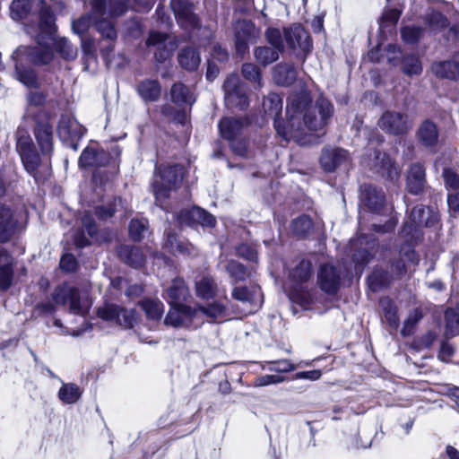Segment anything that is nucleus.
<instances>
[{"mask_svg": "<svg viewBox=\"0 0 459 459\" xmlns=\"http://www.w3.org/2000/svg\"><path fill=\"white\" fill-rule=\"evenodd\" d=\"M381 304L383 307L385 319L391 327L397 328L399 325V317L397 315L396 306L388 299H383Z\"/></svg>", "mask_w": 459, "mask_h": 459, "instance_id": "nucleus-49", "label": "nucleus"}, {"mask_svg": "<svg viewBox=\"0 0 459 459\" xmlns=\"http://www.w3.org/2000/svg\"><path fill=\"white\" fill-rule=\"evenodd\" d=\"M402 69L403 72L409 76L419 75L422 72L421 62L417 56H406L403 59Z\"/></svg>", "mask_w": 459, "mask_h": 459, "instance_id": "nucleus-48", "label": "nucleus"}, {"mask_svg": "<svg viewBox=\"0 0 459 459\" xmlns=\"http://www.w3.org/2000/svg\"><path fill=\"white\" fill-rule=\"evenodd\" d=\"M176 220L180 226L214 227L216 224L215 217L212 214L197 206L181 210L176 215Z\"/></svg>", "mask_w": 459, "mask_h": 459, "instance_id": "nucleus-9", "label": "nucleus"}, {"mask_svg": "<svg viewBox=\"0 0 459 459\" xmlns=\"http://www.w3.org/2000/svg\"><path fill=\"white\" fill-rule=\"evenodd\" d=\"M446 333L449 336L459 334V315L454 309H447L445 313Z\"/></svg>", "mask_w": 459, "mask_h": 459, "instance_id": "nucleus-53", "label": "nucleus"}, {"mask_svg": "<svg viewBox=\"0 0 459 459\" xmlns=\"http://www.w3.org/2000/svg\"><path fill=\"white\" fill-rule=\"evenodd\" d=\"M425 183L424 168L419 163L412 164L407 175L408 191L413 195H419L423 190Z\"/></svg>", "mask_w": 459, "mask_h": 459, "instance_id": "nucleus-26", "label": "nucleus"}, {"mask_svg": "<svg viewBox=\"0 0 459 459\" xmlns=\"http://www.w3.org/2000/svg\"><path fill=\"white\" fill-rule=\"evenodd\" d=\"M431 70L438 78L454 80L459 76V54L455 55L451 61L436 62L432 65Z\"/></svg>", "mask_w": 459, "mask_h": 459, "instance_id": "nucleus-25", "label": "nucleus"}, {"mask_svg": "<svg viewBox=\"0 0 459 459\" xmlns=\"http://www.w3.org/2000/svg\"><path fill=\"white\" fill-rule=\"evenodd\" d=\"M312 221L307 215H301L291 222V230L297 236H305L312 229Z\"/></svg>", "mask_w": 459, "mask_h": 459, "instance_id": "nucleus-50", "label": "nucleus"}, {"mask_svg": "<svg viewBox=\"0 0 459 459\" xmlns=\"http://www.w3.org/2000/svg\"><path fill=\"white\" fill-rule=\"evenodd\" d=\"M171 308L169 311L165 324L174 327H197L201 325L196 320V313L195 309L183 305L182 303L170 304Z\"/></svg>", "mask_w": 459, "mask_h": 459, "instance_id": "nucleus-8", "label": "nucleus"}, {"mask_svg": "<svg viewBox=\"0 0 459 459\" xmlns=\"http://www.w3.org/2000/svg\"><path fill=\"white\" fill-rule=\"evenodd\" d=\"M260 30L251 21H238L235 25V47L238 55L243 56L249 48V44L256 42Z\"/></svg>", "mask_w": 459, "mask_h": 459, "instance_id": "nucleus-7", "label": "nucleus"}, {"mask_svg": "<svg viewBox=\"0 0 459 459\" xmlns=\"http://www.w3.org/2000/svg\"><path fill=\"white\" fill-rule=\"evenodd\" d=\"M98 316L106 321L114 322L126 328H131L136 320L134 310L121 308L113 304H107L99 308Z\"/></svg>", "mask_w": 459, "mask_h": 459, "instance_id": "nucleus-10", "label": "nucleus"}, {"mask_svg": "<svg viewBox=\"0 0 459 459\" xmlns=\"http://www.w3.org/2000/svg\"><path fill=\"white\" fill-rule=\"evenodd\" d=\"M35 149L32 140L27 131L19 128L17 131L16 150L20 156Z\"/></svg>", "mask_w": 459, "mask_h": 459, "instance_id": "nucleus-52", "label": "nucleus"}, {"mask_svg": "<svg viewBox=\"0 0 459 459\" xmlns=\"http://www.w3.org/2000/svg\"><path fill=\"white\" fill-rule=\"evenodd\" d=\"M341 276L337 269L331 264H323L317 273V284L327 294H335L339 290Z\"/></svg>", "mask_w": 459, "mask_h": 459, "instance_id": "nucleus-17", "label": "nucleus"}, {"mask_svg": "<svg viewBox=\"0 0 459 459\" xmlns=\"http://www.w3.org/2000/svg\"><path fill=\"white\" fill-rule=\"evenodd\" d=\"M195 290L198 297L212 299L217 294V285L211 276H204L195 282Z\"/></svg>", "mask_w": 459, "mask_h": 459, "instance_id": "nucleus-39", "label": "nucleus"}, {"mask_svg": "<svg viewBox=\"0 0 459 459\" xmlns=\"http://www.w3.org/2000/svg\"><path fill=\"white\" fill-rule=\"evenodd\" d=\"M97 30L106 39L114 40L117 38V31L113 24L107 20L95 21Z\"/></svg>", "mask_w": 459, "mask_h": 459, "instance_id": "nucleus-60", "label": "nucleus"}, {"mask_svg": "<svg viewBox=\"0 0 459 459\" xmlns=\"http://www.w3.org/2000/svg\"><path fill=\"white\" fill-rule=\"evenodd\" d=\"M141 307L144 310L149 319L158 320L163 314V304L157 299H145L141 302Z\"/></svg>", "mask_w": 459, "mask_h": 459, "instance_id": "nucleus-43", "label": "nucleus"}, {"mask_svg": "<svg viewBox=\"0 0 459 459\" xmlns=\"http://www.w3.org/2000/svg\"><path fill=\"white\" fill-rule=\"evenodd\" d=\"M311 276V264L301 261L291 273V278L297 282H306Z\"/></svg>", "mask_w": 459, "mask_h": 459, "instance_id": "nucleus-56", "label": "nucleus"}, {"mask_svg": "<svg viewBox=\"0 0 459 459\" xmlns=\"http://www.w3.org/2000/svg\"><path fill=\"white\" fill-rule=\"evenodd\" d=\"M284 380L285 378L281 375H264L256 377L253 382V385L255 387H262L280 384Z\"/></svg>", "mask_w": 459, "mask_h": 459, "instance_id": "nucleus-63", "label": "nucleus"}, {"mask_svg": "<svg viewBox=\"0 0 459 459\" xmlns=\"http://www.w3.org/2000/svg\"><path fill=\"white\" fill-rule=\"evenodd\" d=\"M54 57V52L49 43L42 44L38 39V46L19 47L13 54L15 61V71L17 79L27 87H37V76L32 69H26L22 66L23 62H30L34 65L48 64Z\"/></svg>", "mask_w": 459, "mask_h": 459, "instance_id": "nucleus-2", "label": "nucleus"}, {"mask_svg": "<svg viewBox=\"0 0 459 459\" xmlns=\"http://www.w3.org/2000/svg\"><path fill=\"white\" fill-rule=\"evenodd\" d=\"M425 30L437 32L446 28L449 24L448 20L441 13L432 11L424 18Z\"/></svg>", "mask_w": 459, "mask_h": 459, "instance_id": "nucleus-41", "label": "nucleus"}, {"mask_svg": "<svg viewBox=\"0 0 459 459\" xmlns=\"http://www.w3.org/2000/svg\"><path fill=\"white\" fill-rule=\"evenodd\" d=\"M284 39L292 49H300L303 52L310 51L312 41L308 32L299 24H293L284 29Z\"/></svg>", "mask_w": 459, "mask_h": 459, "instance_id": "nucleus-13", "label": "nucleus"}, {"mask_svg": "<svg viewBox=\"0 0 459 459\" xmlns=\"http://www.w3.org/2000/svg\"><path fill=\"white\" fill-rule=\"evenodd\" d=\"M225 269L230 277L232 279V284H235L238 281H243L248 277L247 268L237 261H229L225 266Z\"/></svg>", "mask_w": 459, "mask_h": 459, "instance_id": "nucleus-45", "label": "nucleus"}, {"mask_svg": "<svg viewBox=\"0 0 459 459\" xmlns=\"http://www.w3.org/2000/svg\"><path fill=\"white\" fill-rule=\"evenodd\" d=\"M349 160L348 152L340 148H326L320 157L321 166L327 172H332L338 167L347 164Z\"/></svg>", "mask_w": 459, "mask_h": 459, "instance_id": "nucleus-19", "label": "nucleus"}, {"mask_svg": "<svg viewBox=\"0 0 459 459\" xmlns=\"http://www.w3.org/2000/svg\"><path fill=\"white\" fill-rule=\"evenodd\" d=\"M81 395V388L74 383L63 384L58 391V398L65 404L75 403Z\"/></svg>", "mask_w": 459, "mask_h": 459, "instance_id": "nucleus-38", "label": "nucleus"}, {"mask_svg": "<svg viewBox=\"0 0 459 459\" xmlns=\"http://www.w3.org/2000/svg\"><path fill=\"white\" fill-rule=\"evenodd\" d=\"M55 46L61 56L68 60H74L77 56V49L65 38L56 40Z\"/></svg>", "mask_w": 459, "mask_h": 459, "instance_id": "nucleus-57", "label": "nucleus"}, {"mask_svg": "<svg viewBox=\"0 0 459 459\" xmlns=\"http://www.w3.org/2000/svg\"><path fill=\"white\" fill-rule=\"evenodd\" d=\"M189 296L188 288L181 278L172 281L171 285L167 289V297L169 304L182 303Z\"/></svg>", "mask_w": 459, "mask_h": 459, "instance_id": "nucleus-32", "label": "nucleus"}, {"mask_svg": "<svg viewBox=\"0 0 459 459\" xmlns=\"http://www.w3.org/2000/svg\"><path fill=\"white\" fill-rule=\"evenodd\" d=\"M279 53L275 48L269 47H258L255 49V57L263 65L275 62L279 58Z\"/></svg>", "mask_w": 459, "mask_h": 459, "instance_id": "nucleus-46", "label": "nucleus"}, {"mask_svg": "<svg viewBox=\"0 0 459 459\" xmlns=\"http://www.w3.org/2000/svg\"><path fill=\"white\" fill-rule=\"evenodd\" d=\"M147 45L157 47L155 58L160 63L167 60L177 48L176 42L169 39L168 35L155 31L150 33Z\"/></svg>", "mask_w": 459, "mask_h": 459, "instance_id": "nucleus-18", "label": "nucleus"}, {"mask_svg": "<svg viewBox=\"0 0 459 459\" xmlns=\"http://www.w3.org/2000/svg\"><path fill=\"white\" fill-rule=\"evenodd\" d=\"M232 297L246 306L247 314L254 313L261 307L263 303V295L258 287H252L251 289L235 287L232 290Z\"/></svg>", "mask_w": 459, "mask_h": 459, "instance_id": "nucleus-12", "label": "nucleus"}, {"mask_svg": "<svg viewBox=\"0 0 459 459\" xmlns=\"http://www.w3.org/2000/svg\"><path fill=\"white\" fill-rule=\"evenodd\" d=\"M178 62L184 69L194 71L200 65L201 57L195 48H186L179 52Z\"/></svg>", "mask_w": 459, "mask_h": 459, "instance_id": "nucleus-37", "label": "nucleus"}, {"mask_svg": "<svg viewBox=\"0 0 459 459\" xmlns=\"http://www.w3.org/2000/svg\"><path fill=\"white\" fill-rule=\"evenodd\" d=\"M170 5L182 28L188 30L199 27V20L193 12V4L187 0H171Z\"/></svg>", "mask_w": 459, "mask_h": 459, "instance_id": "nucleus-11", "label": "nucleus"}, {"mask_svg": "<svg viewBox=\"0 0 459 459\" xmlns=\"http://www.w3.org/2000/svg\"><path fill=\"white\" fill-rule=\"evenodd\" d=\"M164 247L174 255H195L196 248L190 243L178 239V236L171 231H167Z\"/></svg>", "mask_w": 459, "mask_h": 459, "instance_id": "nucleus-23", "label": "nucleus"}, {"mask_svg": "<svg viewBox=\"0 0 459 459\" xmlns=\"http://www.w3.org/2000/svg\"><path fill=\"white\" fill-rule=\"evenodd\" d=\"M171 100L178 105L192 106L195 99L189 89L182 83H175L170 91Z\"/></svg>", "mask_w": 459, "mask_h": 459, "instance_id": "nucleus-33", "label": "nucleus"}, {"mask_svg": "<svg viewBox=\"0 0 459 459\" xmlns=\"http://www.w3.org/2000/svg\"><path fill=\"white\" fill-rule=\"evenodd\" d=\"M35 138L43 154H50L53 150V130L48 122H39L34 129Z\"/></svg>", "mask_w": 459, "mask_h": 459, "instance_id": "nucleus-22", "label": "nucleus"}, {"mask_svg": "<svg viewBox=\"0 0 459 459\" xmlns=\"http://www.w3.org/2000/svg\"><path fill=\"white\" fill-rule=\"evenodd\" d=\"M243 76L253 83H256V87H262L260 70L253 64L247 63L242 65Z\"/></svg>", "mask_w": 459, "mask_h": 459, "instance_id": "nucleus-59", "label": "nucleus"}, {"mask_svg": "<svg viewBox=\"0 0 459 459\" xmlns=\"http://www.w3.org/2000/svg\"><path fill=\"white\" fill-rule=\"evenodd\" d=\"M286 113L287 126L275 121L277 134L287 141L293 139L299 144L304 145L312 143L311 139H306L307 131L312 133L323 130L333 116V107L323 97L318 98L312 105L309 93L304 90L289 98Z\"/></svg>", "mask_w": 459, "mask_h": 459, "instance_id": "nucleus-1", "label": "nucleus"}, {"mask_svg": "<svg viewBox=\"0 0 459 459\" xmlns=\"http://www.w3.org/2000/svg\"><path fill=\"white\" fill-rule=\"evenodd\" d=\"M377 125L383 131L394 135L404 134L412 126L408 115L397 111H385Z\"/></svg>", "mask_w": 459, "mask_h": 459, "instance_id": "nucleus-5", "label": "nucleus"}, {"mask_svg": "<svg viewBox=\"0 0 459 459\" xmlns=\"http://www.w3.org/2000/svg\"><path fill=\"white\" fill-rule=\"evenodd\" d=\"M296 76V70L291 65L279 64L274 67L273 79L279 85H289L292 83Z\"/></svg>", "mask_w": 459, "mask_h": 459, "instance_id": "nucleus-34", "label": "nucleus"}, {"mask_svg": "<svg viewBox=\"0 0 459 459\" xmlns=\"http://www.w3.org/2000/svg\"><path fill=\"white\" fill-rule=\"evenodd\" d=\"M17 225L11 209L0 204V242H5L14 234Z\"/></svg>", "mask_w": 459, "mask_h": 459, "instance_id": "nucleus-24", "label": "nucleus"}, {"mask_svg": "<svg viewBox=\"0 0 459 459\" xmlns=\"http://www.w3.org/2000/svg\"><path fill=\"white\" fill-rule=\"evenodd\" d=\"M263 108L266 114L274 117V122L278 121L282 126H287V123H283L278 119V116L282 109V99L276 93H270L263 102Z\"/></svg>", "mask_w": 459, "mask_h": 459, "instance_id": "nucleus-35", "label": "nucleus"}, {"mask_svg": "<svg viewBox=\"0 0 459 459\" xmlns=\"http://www.w3.org/2000/svg\"><path fill=\"white\" fill-rule=\"evenodd\" d=\"M368 166H371V162L368 161ZM372 166L379 167V170L383 177L390 180H397L400 177V170L394 166L391 158L385 153L382 154L380 152L376 151L374 152V160Z\"/></svg>", "mask_w": 459, "mask_h": 459, "instance_id": "nucleus-21", "label": "nucleus"}, {"mask_svg": "<svg viewBox=\"0 0 459 459\" xmlns=\"http://www.w3.org/2000/svg\"><path fill=\"white\" fill-rule=\"evenodd\" d=\"M183 175L184 169L180 165L159 169V175H155L152 182V189L156 204L162 209H165L164 201L169 197V192L176 190L182 183Z\"/></svg>", "mask_w": 459, "mask_h": 459, "instance_id": "nucleus-3", "label": "nucleus"}, {"mask_svg": "<svg viewBox=\"0 0 459 459\" xmlns=\"http://www.w3.org/2000/svg\"><path fill=\"white\" fill-rule=\"evenodd\" d=\"M148 221L146 219H134L129 224V234L133 240L141 241L147 231Z\"/></svg>", "mask_w": 459, "mask_h": 459, "instance_id": "nucleus-51", "label": "nucleus"}, {"mask_svg": "<svg viewBox=\"0 0 459 459\" xmlns=\"http://www.w3.org/2000/svg\"><path fill=\"white\" fill-rule=\"evenodd\" d=\"M196 320L203 323L204 317L212 320H221L225 317L226 308L220 302H212L207 306L199 307L195 309Z\"/></svg>", "mask_w": 459, "mask_h": 459, "instance_id": "nucleus-31", "label": "nucleus"}, {"mask_svg": "<svg viewBox=\"0 0 459 459\" xmlns=\"http://www.w3.org/2000/svg\"><path fill=\"white\" fill-rule=\"evenodd\" d=\"M423 314L422 311L419 308H415L410 312L406 320L403 323V326L401 330V333L403 336H410L411 335L416 329L417 325L422 319Z\"/></svg>", "mask_w": 459, "mask_h": 459, "instance_id": "nucleus-47", "label": "nucleus"}, {"mask_svg": "<svg viewBox=\"0 0 459 459\" xmlns=\"http://www.w3.org/2000/svg\"><path fill=\"white\" fill-rule=\"evenodd\" d=\"M437 221L436 214L429 215V211L422 205L415 206L410 214L409 221L405 222L402 233L404 236H408L416 231L418 227L420 226H431Z\"/></svg>", "mask_w": 459, "mask_h": 459, "instance_id": "nucleus-15", "label": "nucleus"}, {"mask_svg": "<svg viewBox=\"0 0 459 459\" xmlns=\"http://www.w3.org/2000/svg\"><path fill=\"white\" fill-rule=\"evenodd\" d=\"M138 93L145 100H156L160 94V86L156 80H145L139 83Z\"/></svg>", "mask_w": 459, "mask_h": 459, "instance_id": "nucleus-40", "label": "nucleus"}, {"mask_svg": "<svg viewBox=\"0 0 459 459\" xmlns=\"http://www.w3.org/2000/svg\"><path fill=\"white\" fill-rule=\"evenodd\" d=\"M22 164L28 173H30L37 182L44 181L47 176L49 174L48 168H46V175L42 176L39 172L40 159L36 150L33 149L30 152H27L20 156Z\"/></svg>", "mask_w": 459, "mask_h": 459, "instance_id": "nucleus-27", "label": "nucleus"}, {"mask_svg": "<svg viewBox=\"0 0 459 459\" xmlns=\"http://www.w3.org/2000/svg\"><path fill=\"white\" fill-rule=\"evenodd\" d=\"M290 298L304 308H307L313 301L312 293L302 285L294 287L290 293Z\"/></svg>", "mask_w": 459, "mask_h": 459, "instance_id": "nucleus-44", "label": "nucleus"}, {"mask_svg": "<svg viewBox=\"0 0 459 459\" xmlns=\"http://www.w3.org/2000/svg\"><path fill=\"white\" fill-rule=\"evenodd\" d=\"M243 127V122L240 119H235V118H223L219 123V130L221 133V135L231 142V147L233 151L240 155L243 156L246 153V146L245 144L239 143H238L239 146H236L235 138L237 135L240 133L241 129Z\"/></svg>", "mask_w": 459, "mask_h": 459, "instance_id": "nucleus-16", "label": "nucleus"}, {"mask_svg": "<svg viewBox=\"0 0 459 459\" xmlns=\"http://www.w3.org/2000/svg\"><path fill=\"white\" fill-rule=\"evenodd\" d=\"M107 160V154L104 151H98L91 147H87L82 152L79 158V166L82 168L102 166Z\"/></svg>", "mask_w": 459, "mask_h": 459, "instance_id": "nucleus-29", "label": "nucleus"}, {"mask_svg": "<svg viewBox=\"0 0 459 459\" xmlns=\"http://www.w3.org/2000/svg\"><path fill=\"white\" fill-rule=\"evenodd\" d=\"M85 129L74 118L64 115L61 117L57 127V133L62 141H70L71 146L74 151L77 150V144L74 141L79 140L84 134Z\"/></svg>", "mask_w": 459, "mask_h": 459, "instance_id": "nucleus-14", "label": "nucleus"}, {"mask_svg": "<svg viewBox=\"0 0 459 459\" xmlns=\"http://www.w3.org/2000/svg\"><path fill=\"white\" fill-rule=\"evenodd\" d=\"M13 264V257L4 248H0V290H7L12 285Z\"/></svg>", "mask_w": 459, "mask_h": 459, "instance_id": "nucleus-20", "label": "nucleus"}, {"mask_svg": "<svg viewBox=\"0 0 459 459\" xmlns=\"http://www.w3.org/2000/svg\"><path fill=\"white\" fill-rule=\"evenodd\" d=\"M226 105L230 108L245 109L248 106V98L237 74H230L223 84Z\"/></svg>", "mask_w": 459, "mask_h": 459, "instance_id": "nucleus-6", "label": "nucleus"}, {"mask_svg": "<svg viewBox=\"0 0 459 459\" xmlns=\"http://www.w3.org/2000/svg\"><path fill=\"white\" fill-rule=\"evenodd\" d=\"M104 13V7L102 8V12H98L92 7L91 14L82 16L73 22V30L76 34H83L93 23L95 24V21H97L99 17L102 16Z\"/></svg>", "mask_w": 459, "mask_h": 459, "instance_id": "nucleus-42", "label": "nucleus"}, {"mask_svg": "<svg viewBox=\"0 0 459 459\" xmlns=\"http://www.w3.org/2000/svg\"><path fill=\"white\" fill-rule=\"evenodd\" d=\"M425 31V28L412 25L403 27L401 34L404 42L414 44L423 36Z\"/></svg>", "mask_w": 459, "mask_h": 459, "instance_id": "nucleus-54", "label": "nucleus"}, {"mask_svg": "<svg viewBox=\"0 0 459 459\" xmlns=\"http://www.w3.org/2000/svg\"><path fill=\"white\" fill-rule=\"evenodd\" d=\"M52 299L56 305L69 303V311L80 316L86 315L92 305L88 291L80 290L66 283L59 285L54 290Z\"/></svg>", "mask_w": 459, "mask_h": 459, "instance_id": "nucleus-4", "label": "nucleus"}, {"mask_svg": "<svg viewBox=\"0 0 459 459\" xmlns=\"http://www.w3.org/2000/svg\"><path fill=\"white\" fill-rule=\"evenodd\" d=\"M118 254L127 264L133 267L137 268L144 264V255L138 247L124 246L120 247Z\"/></svg>", "mask_w": 459, "mask_h": 459, "instance_id": "nucleus-36", "label": "nucleus"}, {"mask_svg": "<svg viewBox=\"0 0 459 459\" xmlns=\"http://www.w3.org/2000/svg\"><path fill=\"white\" fill-rule=\"evenodd\" d=\"M126 209V205L123 202L120 197L115 198L112 204L108 207L99 206L96 208V214L101 220H106L113 216V214L117 211V208Z\"/></svg>", "mask_w": 459, "mask_h": 459, "instance_id": "nucleus-55", "label": "nucleus"}, {"mask_svg": "<svg viewBox=\"0 0 459 459\" xmlns=\"http://www.w3.org/2000/svg\"><path fill=\"white\" fill-rule=\"evenodd\" d=\"M361 202L372 212H378L385 203V195L381 189L368 186L361 194Z\"/></svg>", "mask_w": 459, "mask_h": 459, "instance_id": "nucleus-28", "label": "nucleus"}, {"mask_svg": "<svg viewBox=\"0 0 459 459\" xmlns=\"http://www.w3.org/2000/svg\"><path fill=\"white\" fill-rule=\"evenodd\" d=\"M417 136L424 146H435L438 141V132L436 125L429 120H425L419 127Z\"/></svg>", "mask_w": 459, "mask_h": 459, "instance_id": "nucleus-30", "label": "nucleus"}, {"mask_svg": "<svg viewBox=\"0 0 459 459\" xmlns=\"http://www.w3.org/2000/svg\"><path fill=\"white\" fill-rule=\"evenodd\" d=\"M30 0H13L11 4V16L15 21L22 20L30 10Z\"/></svg>", "mask_w": 459, "mask_h": 459, "instance_id": "nucleus-58", "label": "nucleus"}, {"mask_svg": "<svg viewBox=\"0 0 459 459\" xmlns=\"http://www.w3.org/2000/svg\"><path fill=\"white\" fill-rule=\"evenodd\" d=\"M296 366L288 359H280L275 361L267 362L266 369L269 371H274L278 373H287L293 371Z\"/></svg>", "mask_w": 459, "mask_h": 459, "instance_id": "nucleus-61", "label": "nucleus"}, {"mask_svg": "<svg viewBox=\"0 0 459 459\" xmlns=\"http://www.w3.org/2000/svg\"><path fill=\"white\" fill-rule=\"evenodd\" d=\"M443 177L446 188L459 190V174L450 169H446L443 172Z\"/></svg>", "mask_w": 459, "mask_h": 459, "instance_id": "nucleus-64", "label": "nucleus"}, {"mask_svg": "<svg viewBox=\"0 0 459 459\" xmlns=\"http://www.w3.org/2000/svg\"><path fill=\"white\" fill-rule=\"evenodd\" d=\"M267 41L273 47V48L281 52L283 50V41L281 33L278 29L269 28L265 32Z\"/></svg>", "mask_w": 459, "mask_h": 459, "instance_id": "nucleus-62", "label": "nucleus"}]
</instances>
